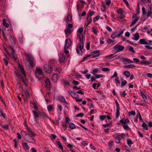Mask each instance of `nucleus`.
<instances>
[{
	"label": "nucleus",
	"mask_w": 152,
	"mask_h": 152,
	"mask_svg": "<svg viewBox=\"0 0 152 152\" xmlns=\"http://www.w3.org/2000/svg\"><path fill=\"white\" fill-rule=\"evenodd\" d=\"M78 39L80 40V42L79 45H77L76 51L78 54H80V51H81L84 47L83 35L82 34H79Z\"/></svg>",
	"instance_id": "nucleus-1"
},
{
	"label": "nucleus",
	"mask_w": 152,
	"mask_h": 152,
	"mask_svg": "<svg viewBox=\"0 0 152 152\" xmlns=\"http://www.w3.org/2000/svg\"><path fill=\"white\" fill-rule=\"evenodd\" d=\"M55 62V60H51L49 62L50 65L48 64H45L43 66L44 69L46 72L50 74L52 72L53 70L52 67L53 66V65H52V62L54 63Z\"/></svg>",
	"instance_id": "nucleus-2"
},
{
	"label": "nucleus",
	"mask_w": 152,
	"mask_h": 152,
	"mask_svg": "<svg viewBox=\"0 0 152 152\" xmlns=\"http://www.w3.org/2000/svg\"><path fill=\"white\" fill-rule=\"evenodd\" d=\"M20 70L21 73L23 75V76L20 77L21 80H22V82L24 83V84H25L26 85H27V79L26 78L25 71L24 70V69L22 67L20 69Z\"/></svg>",
	"instance_id": "nucleus-3"
},
{
	"label": "nucleus",
	"mask_w": 152,
	"mask_h": 152,
	"mask_svg": "<svg viewBox=\"0 0 152 152\" xmlns=\"http://www.w3.org/2000/svg\"><path fill=\"white\" fill-rule=\"evenodd\" d=\"M64 48L67 49L69 48L71 45L72 42L71 39L69 38H67L65 41Z\"/></svg>",
	"instance_id": "nucleus-4"
},
{
	"label": "nucleus",
	"mask_w": 152,
	"mask_h": 152,
	"mask_svg": "<svg viewBox=\"0 0 152 152\" xmlns=\"http://www.w3.org/2000/svg\"><path fill=\"white\" fill-rule=\"evenodd\" d=\"M113 48L114 49H118L117 52H118L123 50L124 49V47L121 45H115L114 47Z\"/></svg>",
	"instance_id": "nucleus-5"
},
{
	"label": "nucleus",
	"mask_w": 152,
	"mask_h": 152,
	"mask_svg": "<svg viewBox=\"0 0 152 152\" xmlns=\"http://www.w3.org/2000/svg\"><path fill=\"white\" fill-rule=\"evenodd\" d=\"M27 130L28 132L27 134L31 138L33 137L36 135V134L32 132L27 126Z\"/></svg>",
	"instance_id": "nucleus-6"
},
{
	"label": "nucleus",
	"mask_w": 152,
	"mask_h": 152,
	"mask_svg": "<svg viewBox=\"0 0 152 152\" xmlns=\"http://www.w3.org/2000/svg\"><path fill=\"white\" fill-rule=\"evenodd\" d=\"M46 83V86L47 88L49 90L50 89V82L49 79H47L45 81Z\"/></svg>",
	"instance_id": "nucleus-7"
},
{
	"label": "nucleus",
	"mask_w": 152,
	"mask_h": 152,
	"mask_svg": "<svg viewBox=\"0 0 152 152\" xmlns=\"http://www.w3.org/2000/svg\"><path fill=\"white\" fill-rule=\"evenodd\" d=\"M59 61L61 63L64 62L65 60V56L64 54H60Z\"/></svg>",
	"instance_id": "nucleus-8"
},
{
	"label": "nucleus",
	"mask_w": 152,
	"mask_h": 152,
	"mask_svg": "<svg viewBox=\"0 0 152 152\" xmlns=\"http://www.w3.org/2000/svg\"><path fill=\"white\" fill-rule=\"evenodd\" d=\"M23 54L25 57L27 58L28 61L29 62L33 61V58L31 56H30L29 55L27 54L26 53H24Z\"/></svg>",
	"instance_id": "nucleus-9"
},
{
	"label": "nucleus",
	"mask_w": 152,
	"mask_h": 152,
	"mask_svg": "<svg viewBox=\"0 0 152 152\" xmlns=\"http://www.w3.org/2000/svg\"><path fill=\"white\" fill-rule=\"evenodd\" d=\"M25 140L29 142H31L32 143H35V140L33 138V137L31 138L30 139H28L27 137L25 138Z\"/></svg>",
	"instance_id": "nucleus-10"
},
{
	"label": "nucleus",
	"mask_w": 152,
	"mask_h": 152,
	"mask_svg": "<svg viewBox=\"0 0 152 152\" xmlns=\"http://www.w3.org/2000/svg\"><path fill=\"white\" fill-rule=\"evenodd\" d=\"M58 78V75L56 74H54L52 77V80H53L54 82H56Z\"/></svg>",
	"instance_id": "nucleus-11"
},
{
	"label": "nucleus",
	"mask_w": 152,
	"mask_h": 152,
	"mask_svg": "<svg viewBox=\"0 0 152 152\" xmlns=\"http://www.w3.org/2000/svg\"><path fill=\"white\" fill-rule=\"evenodd\" d=\"M37 70L36 72L37 73L40 75H42L43 73L42 69L40 68H37L36 69Z\"/></svg>",
	"instance_id": "nucleus-12"
},
{
	"label": "nucleus",
	"mask_w": 152,
	"mask_h": 152,
	"mask_svg": "<svg viewBox=\"0 0 152 152\" xmlns=\"http://www.w3.org/2000/svg\"><path fill=\"white\" fill-rule=\"evenodd\" d=\"M68 94L71 96L73 98H74V96L75 95H76V93L71 90H69L68 91Z\"/></svg>",
	"instance_id": "nucleus-13"
},
{
	"label": "nucleus",
	"mask_w": 152,
	"mask_h": 152,
	"mask_svg": "<svg viewBox=\"0 0 152 152\" xmlns=\"http://www.w3.org/2000/svg\"><path fill=\"white\" fill-rule=\"evenodd\" d=\"M64 31L66 34H69L72 32V30L68 28H66Z\"/></svg>",
	"instance_id": "nucleus-14"
},
{
	"label": "nucleus",
	"mask_w": 152,
	"mask_h": 152,
	"mask_svg": "<svg viewBox=\"0 0 152 152\" xmlns=\"http://www.w3.org/2000/svg\"><path fill=\"white\" fill-rule=\"evenodd\" d=\"M139 42L140 44H143L145 45L148 44V43L146 42L145 40V39H140Z\"/></svg>",
	"instance_id": "nucleus-15"
},
{
	"label": "nucleus",
	"mask_w": 152,
	"mask_h": 152,
	"mask_svg": "<svg viewBox=\"0 0 152 152\" xmlns=\"http://www.w3.org/2000/svg\"><path fill=\"white\" fill-rule=\"evenodd\" d=\"M6 20L4 19L3 21L2 24L6 28H8L9 27V24L6 22Z\"/></svg>",
	"instance_id": "nucleus-16"
},
{
	"label": "nucleus",
	"mask_w": 152,
	"mask_h": 152,
	"mask_svg": "<svg viewBox=\"0 0 152 152\" xmlns=\"http://www.w3.org/2000/svg\"><path fill=\"white\" fill-rule=\"evenodd\" d=\"M22 147H23L26 150L28 149L29 148L28 146V145L27 143H22Z\"/></svg>",
	"instance_id": "nucleus-17"
},
{
	"label": "nucleus",
	"mask_w": 152,
	"mask_h": 152,
	"mask_svg": "<svg viewBox=\"0 0 152 152\" xmlns=\"http://www.w3.org/2000/svg\"><path fill=\"white\" fill-rule=\"evenodd\" d=\"M124 75L127 77H129L130 75V73L128 71H125L124 72Z\"/></svg>",
	"instance_id": "nucleus-18"
},
{
	"label": "nucleus",
	"mask_w": 152,
	"mask_h": 152,
	"mask_svg": "<svg viewBox=\"0 0 152 152\" xmlns=\"http://www.w3.org/2000/svg\"><path fill=\"white\" fill-rule=\"evenodd\" d=\"M134 37L135 40H137L140 37L138 33H136L134 34Z\"/></svg>",
	"instance_id": "nucleus-19"
},
{
	"label": "nucleus",
	"mask_w": 152,
	"mask_h": 152,
	"mask_svg": "<svg viewBox=\"0 0 152 152\" xmlns=\"http://www.w3.org/2000/svg\"><path fill=\"white\" fill-rule=\"evenodd\" d=\"M10 39L12 43L13 44H15L16 43L15 42V39L14 37H13L12 38L11 37H10Z\"/></svg>",
	"instance_id": "nucleus-20"
},
{
	"label": "nucleus",
	"mask_w": 152,
	"mask_h": 152,
	"mask_svg": "<svg viewBox=\"0 0 152 152\" xmlns=\"http://www.w3.org/2000/svg\"><path fill=\"white\" fill-rule=\"evenodd\" d=\"M123 60L125 62H128L130 63H132L133 62V61L129 59L125 58H123Z\"/></svg>",
	"instance_id": "nucleus-21"
},
{
	"label": "nucleus",
	"mask_w": 152,
	"mask_h": 152,
	"mask_svg": "<svg viewBox=\"0 0 152 152\" xmlns=\"http://www.w3.org/2000/svg\"><path fill=\"white\" fill-rule=\"evenodd\" d=\"M142 127H143L144 129H145L146 130H148L147 125L145 123L143 122L142 124Z\"/></svg>",
	"instance_id": "nucleus-22"
},
{
	"label": "nucleus",
	"mask_w": 152,
	"mask_h": 152,
	"mask_svg": "<svg viewBox=\"0 0 152 152\" xmlns=\"http://www.w3.org/2000/svg\"><path fill=\"white\" fill-rule=\"evenodd\" d=\"M21 135L23 136L25 139V138L27 137V134H26V132L25 131H21Z\"/></svg>",
	"instance_id": "nucleus-23"
},
{
	"label": "nucleus",
	"mask_w": 152,
	"mask_h": 152,
	"mask_svg": "<svg viewBox=\"0 0 152 152\" xmlns=\"http://www.w3.org/2000/svg\"><path fill=\"white\" fill-rule=\"evenodd\" d=\"M128 48H129V50L132 51V53H135V51L134 50V48L133 47L131 46H128Z\"/></svg>",
	"instance_id": "nucleus-24"
},
{
	"label": "nucleus",
	"mask_w": 152,
	"mask_h": 152,
	"mask_svg": "<svg viewBox=\"0 0 152 152\" xmlns=\"http://www.w3.org/2000/svg\"><path fill=\"white\" fill-rule=\"evenodd\" d=\"M56 142L58 145L59 147L61 150H63V148L61 144V143L59 141H58L57 142Z\"/></svg>",
	"instance_id": "nucleus-25"
},
{
	"label": "nucleus",
	"mask_w": 152,
	"mask_h": 152,
	"mask_svg": "<svg viewBox=\"0 0 152 152\" xmlns=\"http://www.w3.org/2000/svg\"><path fill=\"white\" fill-rule=\"evenodd\" d=\"M120 108H116V113L115 117L116 118H118L120 115L119 110Z\"/></svg>",
	"instance_id": "nucleus-26"
},
{
	"label": "nucleus",
	"mask_w": 152,
	"mask_h": 152,
	"mask_svg": "<svg viewBox=\"0 0 152 152\" xmlns=\"http://www.w3.org/2000/svg\"><path fill=\"white\" fill-rule=\"evenodd\" d=\"M33 112L35 118H38L39 117L38 113L34 110L33 111Z\"/></svg>",
	"instance_id": "nucleus-27"
},
{
	"label": "nucleus",
	"mask_w": 152,
	"mask_h": 152,
	"mask_svg": "<svg viewBox=\"0 0 152 152\" xmlns=\"http://www.w3.org/2000/svg\"><path fill=\"white\" fill-rule=\"evenodd\" d=\"M39 115L40 116L43 117L44 118H46L47 117L45 113L40 112L39 113Z\"/></svg>",
	"instance_id": "nucleus-28"
},
{
	"label": "nucleus",
	"mask_w": 152,
	"mask_h": 152,
	"mask_svg": "<svg viewBox=\"0 0 152 152\" xmlns=\"http://www.w3.org/2000/svg\"><path fill=\"white\" fill-rule=\"evenodd\" d=\"M69 127L72 129H73L76 127L75 125L73 123H70L69 125Z\"/></svg>",
	"instance_id": "nucleus-29"
},
{
	"label": "nucleus",
	"mask_w": 152,
	"mask_h": 152,
	"mask_svg": "<svg viewBox=\"0 0 152 152\" xmlns=\"http://www.w3.org/2000/svg\"><path fill=\"white\" fill-rule=\"evenodd\" d=\"M32 104L33 105V106L34 107V108L35 110H38V108L37 106L36 105V103L35 101H34L33 102H32Z\"/></svg>",
	"instance_id": "nucleus-30"
},
{
	"label": "nucleus",
	"mask_w": 152,
	"mask_h": 152,
	"mask_svg": "<svg viewBox=\"0 0 152 152\" xmlns=\"http://www.w3.org/2000/svg\"><path fill=\"white\" fill-rule=\"evenodd\" d=\"M134 67H135V66L133 64H130L128 65H126L124 66V67L126 68H132Z\"/></svg>",
	"instance_id": "nucleus-31"
},
{
	"label": "nucleus",
	"mask_w": 152,
	"mask_h": 152,
	"mask_svg": "<svg viewBox=\"0 0 152 152\" xmlns=\"http://www.w3.org/2000/svg\"><path fill=\"white\" fill-rule=\"evenodd\" d=\"M124 31H121L119 32V33L117 34H116L117 37H119L121 36L123 33Z\"/></svg>",
	"instance_id": "nucleus-32"
},
{
	"label": "nucleus",
	"mask_w": 152,
	"mask_h": 152,
	"mask_svg": "<svg viewBox=\"0 0 152 152\" xmlns=\"http://www.w3.org/2000/svg\"><path fill=\"white\" fill-rule=\"evenodd\" d=\"M67 20L68 22H71L72 20V16L70 15H68L67 17Z\"/></svg>",
	"instance_id": "nucleus-33"
},
{
	"label": "nucleus",
	"mask_w": 152,
	"mask_h": 152,
	"mask_svg": "<svg viewBox=\"0 0 152 152\" xmlns=\"http://www.w3.org/2000/svg\"><path fill=\"white\" fill-rule=\"evenodd\" d=\"M59 100L65 103L66 102V101L65 100V98L63 97H60L59 98Z\"/></svg>",
	"instance_id": "nucleus-34"
},
{
	"label": "nucleus",
	"mask_w": 152,
	"mask_h": 152,
	"mask_svg": "<svg viewBox=\"0 0 152 152\" xmlns=\"http://www.w3.org/2000/svg\"><path fill=\"white\" fill-rule=\"evenodd\" d=\"M96 79L102 77L103 76L102 75H94Z\"/></svg>",
	"instance_id": "nucleus-35"
},
{
	"label": "nucleus",
	"mask_w": 152,
	"mask_h": 152,
	"mask_svg": "<svg viewBox=\"0 0 152 152\" xmlns=\"http://www.w3.org/2000/svg\"><path fill=\"white\" fill-rule=\"evenodd\" d=\"M149 9L150 10L148 12L147 14V17H149L150 16V15L152 13V12L151 11V7H149Z\"/></svg>",
	"instance_id": "nucleus-36"
},
{
	"label": "nucleus",
	"mask_w": 152,
	"mask_h": 152,
	"mask_svg": "<svg viewBox=\"0 0 152 152\" xmlns=\"http://www.w3.org/2000/svg\"><path fill=\"white\" fill-rule=\"evenodd\" d=\"M98 72V70H97V69L96 68H94V69L93 70H92V73L95 75H96V73Z\"/></svg>",
	"instance_id": "nucleus-37"
},
{
	"label": "nucleus",
	"mask_w": 152,
	"mask_h": 152,
	"mask_svg": "<svg viewBox=\"0 0 152 152\" xmlns=\"http://www.w3.org/2000/svg\"><path fill=\"white\" fill-rule=\"evenodd\" d=\"M2 127L3 128L6 129V130H8L9 129V127L8 125H4L2 126Z\"/></svg>",
	"instance_id": "nucleus-38"
},
{
	"label": "nucleus",
	"mask_w": 152,
	"mask_h": 152,
	"mask_svg": "<svg viewBox=\"0 0 152 152\" xmlns=\"http://www.w3.org/2000/svg\"><path fill=\"white\" fill-rule=\"evenodd\" d=\"M140 94L144 99H147L146 96L143 94L142 91L140 92Z\"/></svg>",
	"instance_id": "nucleus-39"
},
{
	"label": "nucleus",
	"mask_w": 152,
	"mask_h": 152,
	"mask_svg": "<svg viewBox=\"0 0 152 152\" xmlns=\"http://www.w3.org/2000/svg\"><path fill=\"white\" fill-rule=\"evenodd\" d=\"M83 27H80L79 28L77 31L78 33H79L80 34H82L81 33L83 31Z\"/></svg>",
	"instance_id": "nucleus-40"
},
{
	"label": "nucleus",
	"mask_w": 152,
	"mask_h": 152,
	"mask_svg": "<svg viewBox=\"0 0 152 152\" xmlns=\"http://www.w3.org/2000/svg\"><path fill=\"white\" fill-rule=\"evenodd\" d=\"M117 12L118 14H119L121 15H122L124 14V12L123 10L122 9H121L118 10Z\"/></svg>",
	"instance_id": "nucleus-41"
},
{
	"label": "nucleus",
	"mask_w": 152,
	"mask_h": 152,
	"mask_svg": "<svg viewBox=\"0 0 152 152\" xmlns=\"http://www.w3.org/2000/svg\"><path fill=\"white\" fill-rule=\"evenodd\" d=\"M127 143L128 145H129L130 144H133L131 140L129 139H127Z\"/></svg>",
	"instance_id": "nucleus-42"
},
{
	"label": "nucleus",
	"mask_w": 152,
	"mask_h": 152,
	"mask_svg": "<svg viewBox=\"0 0 152 152\" xmlns=\"http://www.w3.org/2000/svg\"><path fill=\"white\" fill-rule=\"evenodd\" d=\"M127 83V82L126 80H124L123 82H122L121 83V86L122 87L125 86Z\"/></svg>",
	"instance_id": "nucleus-43"
},
{
	"label": "nucleus",
	"mask_w": 152,
	"mask_h": 152,
	"mask_svg": "<svg viewBox=\"0 0 152 152\" xmlns=\"http://www.w3.org/2000/svg\"><path fill=\"white\" fill-rule=\"evenodd\" d=\"M117 32H116L114 33L111 36V37L113 39H114L116 37V34Z\"/></svg>",
	"instance_id": "nucleus-44"
},
{
	"label": "nucleus",
	"mask_w": 152,
	"mask_h": 152,
	"mask_svg": "<svg viewBox=\"0 0 152 152\" xmlns=\"http://www.w3.org/2000/svg\"><path fill=\"white\" fill-rule=\"evenodd\" d=\"M99 117H100V119L101 120L103 121L106 118V115H100V116Z\"/></svg>",
	"instance_id": "nucleus-45"
},
{
	"label": "nucleus",
	"mask_w": 152,
	"mask_h": 152,
	"mask_svg": "<svg viewBox=\"0 0 152 152\" xmlns=\"http://www.w3.org/2000/svg\"><path fill=\"white\" fill-rule=\"evenodd\" d=\"M114 54H112L111 55H109L108 56H106L105 57V58H108V59H110L111 58H113L114 57V56H113L114 55Z\"/></svg>",
	"instance_id": "nucleus-46"
},
{
	"label": "nucleus",
	"mask_w": 152,
	"mask_h": 152,
	"mask_svg": "<svg viewBox=\"0 0 152 152\" xmlns=\"http://www.w3.org/2000/svg\"><path fill=\"white\" fill-rule=\"evenodd\" d=\"M142 14L143 15H146V13L145 12V10L144 7H142Z\"/></svg>",
	"instance_id": "nucleus-47"
},
{
	"label": "nucleus",
	"mask_w": 152,
	"mask_h": 152,
	"mask_svg": "<svg viewBox=\"0 0 152 152\" xmlns=\"http://www.w3.org/2000/svg\"><path fill=\"white\" fill-rule=\"evenodd\" d=\"M151 62L148 61H145L144 62V64L145 65H147L150 64Z\"/></svg>",
	"instance_id": "nucleus-48"
},
{
	"label": "nucleus",
	"mask_w": 152,
	"mask_h": 152,
	"mask_svg": "<svg viewBox=\"0 0 152 152\" xmlns=\"http://www.w3.org/2000/svg\"><path fill=\"white\" fill-rule=\"evenodd\" d=\"M75 99L77 102H81L82 101V99L81 98L79 99L78 97H74Z\"/></svg>",
	"instance_id": "nucleus-49"
},
{
	"label": "nucleus",
	"mask_w": 152,
	"mask_h": 152,
	"mask_svg": "<svg viewBox=\"0 0 152 152\" xmlns=\"http://www.w3.org/2000/svg\"><path fill=\"white\" fill-rule=\"evenodd\" d=\"M126 124H124L123 125V128L125 129L128 130L129 129L128 126L127 125H126Z\"/></svg>",
	"instance_id": "nucleus-50"
},
{
	"label": "nucleus",
	"mask_w": 152,
	"mask_h": 152,
	"mask_svg": "<svg viewBox=\"0 0 152 152\" xmlns=\"http://www.w3.org/2000/svg\"><path fill=\"white\" fill-rule=\"evenodd\" d=\"M0 112L1 113V114H0V115H1V116L3 117L4 118H5L6 117V114L5 113H2V111H1V110H0Z\"/></svg>",
	"instance_id": "nucleus-51"
},
{
	"label": "nucleus",
	"mask_w": 152,
	"mask_h": 152,
	"mask_svg": "<svg viewBox=\"0 0 152 152\" xmlns=\"http://www.w3.org/2000/svg\"><path fill=\"white\" fill-rule=\"evenodd\" d=\"M53 109V106L51 105H49L48 106V109L49 111H51Z\"/></svg>",
	"instance_id": "nucleus-52"
},
{
	"label": "nucleus",
	"mask_w": 152,
	"mask_h": 152,
	"mask_svg": "<svg viewBox=\"0 0 152 152\" xmlns=\"http://www.w3.org/2000/svg\"><path fill=\"white\" fill-rule=\"evenodd\" d=\"M100 17L99 16H97L95 17L93 19V22H95L96 20H97L99 19Z\"/></svg>",
	"instance_id": "nucleus-53"
},
{
	"label": "nucleus",
	"mask_w": 152,
	"mask_h": 152,
	"mask_svg": "<svg viewBox=\"0 0 152 152\" xmlns=\"http://www.w3.org/2000/svg\"><path fill=\"white\" fill-rule=\"evenodd\" d=\"M129 122V121L128 119H126L124 121V124H126Z\"/></svg>",
	"instance_id": "nucleus-54"
},
{
	"label": "nucleus",
	"mask_w": 152,
	"mask_h": 152,
	"mask_svg": "<svg viewBox=\"0 0 152 152\" xmlns=\"http://www.w3.org/2000/svg\"><path fill=\"white\" fill-rule=\"evenodd\" d=\"M91 53H93L94 54H97L98 53H100L99 51V50H96L95 51H93L92 52H91Z\"/></svg>",
	"instance_id": "nucleus-55"
},
{
	"label": "nucleus",
	"mask_w": 152,
	"mask_h": 152,
	"mask_svg": "<svg viewBox=\"0 0 152 152\" xmlns=\"http://www.w3.org/2000/svg\"><path fill=\"white\" fill-rule=\"evenodd\" d=\"M124 137L121 135H118L116 137H115V139H118L119 140L120 139H122V138H123Z\"/></svg>",
	"instance_id": "nucleus-56"
},
{
	"label": "nucleus",
	"mask_w": 152,
	"mask_h": 152,
	"mask_svg": "<svg viewBox=\"0 0 152 152\" xmlns=\"http://www.w3.org/2000/svg\"><path fill=\"white\" fill-rule=\"evenodd\" d=\"M139 20V18L137 19H135V20L132 21V24H135L136 22Z\"/></svg>",
	"instance_id": "nucleus-57"
},
{
	"label": "nucleus",
	"mask_w": 152,
	"mask_h": 152,
	"mask_svg": "<svg viewBox=\"0 0 152 152\" xmlns=\"http://www.w3.org/2000/svg\"><path fill=\"white\" fill-rule=\"evenodd\" d=\"M72 83L75 85H78L79 84V83L77 82V81H76L75 80H73L72 82Z\"/></svg>",
	"instance_id": "nucleus-58"
},
{
	"label": "nucleus",
	"mask_w": 152,
	"mask_h": 152,
	"mask_svg": "<svg viewBox=\"0 0 152 152\" xmlns=\"http://www.w3.org/2000/svg\"><path fill=\"white\" fill-rule=\"evenodd\" d=\"M24 93L26 94L27 97H28L29 96V94L28 91L27 90L24 91Z\"/></svg>",
	"instance_id": "nucleus-59"
},
{
	"label": "nucleus",
	"mask_w": 152,
	"mask_h": 152,
	"mask_svg": "<svg viewBox=\"0 0 152 152\" xmlns=\"http://www.w3.org/2000/svg\"><path fill=\"white\" fill-rule=\"evenodd\" d=\"M115 81H116V84L117 86H118V84H120V82L119 80L118 77L117 78L115 79Z\"/></svg>",
	"instance_id": "nucleus-60"
},
{
	"label": "nucleus",
	"mask_w": 152,
	"mask_h": 152,
	"mask_svg": "<svg viewBox=\"0 0 152 152\" xmlns=\"http://www.w3.org/2000/svg\"><path fill=\"white\" fill-rule=\"evenodd\" d=\"M10 49H11V50H12V52L11 53V54L13 55L14 54H15V50H14L13 48L11 46H10Z\"/></svg>",
	"instance_id": "nucleus-61"
},
{
	"label": "nucleus",
	"mask_w": 152,
	"mask_h": 152,
	"mask_svg": "<svg viewBox=\"0 0 152 152\" xmlns=\"http://www.w3.org/2000/svg\"><path fill=\"white\" fill-rule=\"evenodd\" d=\"M114 41V40H113L110 39H108L107 40V42L109 43H112Z\"/></svg>",
	"instance_id": "nucleus-62"
},
{
	"label": "nucleus",
	"mask_w": 152,
	"mask_h": 152,
	"mask_svg": "<svg viewBox=\"0 0 152 152\" xmlns=\"http://www.w3.org/2000/svg\"><path fill=\"white\" fill-rule=\"evenodd\" d=\"M102 70L103 71H110V69L107 68H104L102 69Z\"/></svg>",
	"instance_id": "nucleus-63"
},
{
	"label": "nucleus",
	"mask_w": 152,
	"mask_h": 152,
	"mask_svg": "<svg viewBox=\"0 0 152 152\" xmlns=\"http://www.w3.org/2000/svg\"><path fill=\"white\" fill-rule=\"evenodd\" d=\"M118 18V20L119 21H121L124 20V18H123V17H120L118 16L117 17Z\"/></svg>",
	"instance_id": "nucleus-64"
}]
</instances>
